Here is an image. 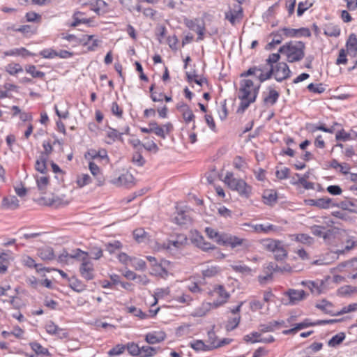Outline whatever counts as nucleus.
<instances>
[{
    "label": "nucleus",
    "instance_id": "nucleus-41",
    "mask_svg": "<svg viewBox=\"0 0 357 357\" xmlns=\"http://www.w3.org/2000/svg\"><path fill=\"white\" fill-rule=\"evenodd\" d=\"M341 266H348L352 268V270H349L348 278L351 279H357V261H351L346 263H343L340 265Z\"/></svg>",
    "mask_w": 357,
    "mask_h": 357
},
{
    "label": "nucleus",
    "instance_id": "nucleus-27",
    "mask_svg": "<svg viewBox=\"0 0 357 357\" xmlns=\"http://www.w3.org/2000/svg\"><path fill=\"white\" fill-rule=\"evenodd\" d=\"M2 206L7 209L15 210L19 207V200L15 196L4 197L2 201Z\"/></svg>",
    "mask_w": 357,
    "mask_h": 357
},
{
    "label": "nucleus",
    "instance_id": "nucleus-50",
    "mask_svg": "<svg viewBox=\"0 0 357 357\" xmlns=\"http://www.w3.org/2000/svg\"><path fill=\"white\" fill-rule=\"evenodd\" d=\"M131 160L134 165L138 167H142L146 162L145 159L139 151H137L133 153Z\"/></svg>",
    "mask_w": 357,
    "mask_h": 357
},
{
    "label": "nucleus",
    "instance_id": "nucleus-13",
    "mask_svg": "<svg viewBox=\"0 0 357 357\" xmlns=\"http://www.w3.org/2000/svg\"><path fill=\"white\" fill-rule=\"evenodd\" d=\"M134 177L128 172H126L119 177L113 178L111 183L116 186L130 187L134 184Z\"/></svg>",
    "mask_w": 357,
    "mask_h": 357
},
{
    "label": "nucleus",
    "instance_id": "nucleus-64",
    "mask_svg": "<svg viewBox=\"0 0 357 357\" xmlns=\"http://www.w3.org/2000/svg\"><path fill=\"white\" fill-rule=\"evenodd\" d=\"M357 310V303L349 304L347 306H344L342 310L337 312L336 315H340L345 313H349Z\"/></svg>",
    "mask_w": 357,
    "mask_h": 357
},
{
    "label": "nucleus",
    "instance_id": "nucleus-1",
    "mask_svg": "<svg viewBox=\"0 0 357 357\" xmlns=\"http://www.w3.org/2000/svg\"><path fill=\"white\" fill-rule=\"evenodd\" d=\"M260 84L255 85L252 80L249 79H242L240 82L238 98L241 102L237 110L243 113L256 100Z\"/></svg>",
    "mask_w": 357,
    "mask_h": 357
},
{
    "label": "nucleus",
    "instance_id": "nucleus-31",
    "mask_svg": "<svg viewBox=\"0 0 357 357\" xmlns=\"http://www.w3.org/2000/svg\"><path fill=\"white\" fill-rule=\"evenodd\" d=\"M47 157L45 154H41L40 157L36 160L35 164V169L36 171L41 174H46L47 172Z\"/></svg>",
    "mask_w": 357,
    "mask_h": 357
},
{
    "label": "nucleus",
    "instance_id": "nucleus-22",
    "mask_svg": "<svg viewBox=\"0 0 357 357\" xmlns=\"http://www.w3.org/2000/svg\"><path fill=\"white\" fill-rule=\"evenodd\" d=\"M194 242L199 248L204 252H208L215 248L213 245L206 241L204 238L200 235H198L194 238Z\"/></svg>",
    "mask_w": 357,
    "mask_h": 357
},
{
    "label": "nucleus",
    "instance_id": "nucleus-55",
    "mask_svg": "<svg viewBox=\"0 0 357 357\" xmlns=\"http://www.w3.org/2000/svg\"><path fill=\"white\" fill-rule=\"evenodd\" d=\"M240 320H241L240 316L235 317L232 319H229L227 321V323L225 326L227 331H233L234 329H235L239 324Z\"/></svg>",
    "mask_w": 357,
    "mask_h": 357
},
{
    "label": "nucleus",
    "instance_id": "nucleus-16",
    "mask_svg": "<svg viewBox=\"0 0 357 357\" xmlns=\"http://www.w3.org/2000/svg\"><path fill=\"white\" fill-rule=\"evenodd\" d=\"M89 168L96 181L97 185L102 186L105 183V177L102 175L100 167L93 162H90L89 164Z\"/></svg>",
    "mask_w": 357,
    "mask_h": 357
},
{
    "label": "nucleus",
    "instance_id": "nucleus-36",
    "mask_svg": "<svg viewBox=\"0 0 357 357\" xmlns=\"http://www.w3.org/2000/svg\"><path fill=\"white\" fill-rule=\"evenodd\" d=\"M220 271V269L218 266H206L202 271L203 278H212L218 275Z\"/></svg>",
    "mask_w": 357,
    "mask_h": 357
},
{
    "label": "nucleus",
    "instance_id": "nucleus-42",
    "mask_svg": "<svg viewBox=\"0 0 357 357\" xmlns=\"http://www.w3.org/2000/svg\"><path fill=\"white\" fill-rule=\"evenodd\" d=\"M273 253L275 255V259L278 261H282L287 256V251L281 242L278 243V246L274 250Z\"/></svg>",
    "mask_w": 357,
    "mask_h": 357
},
{
    "label": "nucleus",
    "instance_id": "nucleus-14",
    "mask_svg": "<svg viewBox=\"0 0 357 357\" xmlns=\"http://www.w3.org/2000/svg\"><path fill=\"white\" fill-rule=\"evenodd\" d=\"M301 284L303 286L307 287L312 294L319 295L323 291L324 282L322 280L302 281Z\"/></svg>",
    "mask_w": 357,
    "mask_h": 357
},
{
    "label": "nucleus",
    "instance_id": "nucleus-32",
    "mask_svg": "<svg viewBox=\"0 0 357 357\" xmlns=\"http://www.w3.org/2000/svg\"><path fill=\"white\" fill-rule=\"evenodd\" d=\"M180 111L182 113L183 118L186 123L194 121L195 115L192 109L187 105H181L180 107Z\"/></svg>",
    "mask_w": 357,
    "mask_h": 357
},
{
    "label": "nucleus",
    "instance_id": "nucleus-8",
    "mask_svg": "<svg viewBox=\"0 0 357 357\" xmlns=\"http://www.w3.org/2000/svg\"><path fill=\"white\" fill-rule=\"evenodd\" d=\"M81 275L86 280H91L94 278L93 264L89 257H82V264L79 266Z\"/></svg>",
    "mask_w": 357,
    "mask_h": 357
},
{
    "label": "nucleus",
    "instance_id": "nucleus-63",
    "mask_svg": "<svg viewBox=\"0 0 357 357\" xmlns=\"http://www.w3.org/2000/svg\"><path fill=\"white\" fill-rule=\"evenodd\" d=\"M122 247L121 243L118 241H114L106 245V250L111 254L114 253L116 250L121 249Z\"/></svg>",
    "mask_w": 357,
    "mask_h": 357
},
{
    "label": "nucleus",
    "instance_id": "nucleus-7",
    "mask_svg": "<svg viewBox=\"0 0 357 357\" xmlns=\"http://www.w3.org/2000/svg\"><path fill=\"white\" fill-rule=\"evenodd\" d=\"M185 26L190 29L197 32L198 34L197 40H202L205 31V24L202 20L195 18L194 20H184Z\"/></svg>",
    "mask_w": 357,
    "mask_h": 357
},
{
    "label": "nucleus",
    "instance_id": "nucleus-4",
    "mask_svg": "<svg viewBox=\"0 0 357 357\" xmlns=\"http://www.w3.org/2000/svg\"><path fill=\"white\" fill-rule=\"evenodd\" d=\"M310 231L313 235L322 238L328 244H331L332 238L335 237V231L333 229L326 230L325 227L321 225L311 226Z\"/></svg>",
    "mask_w": 357,
    "mask_h": 357
},
{
    "label": "nucleus",
    "instance_id": "nucleus-9",
    "mask_svg": "<svg viewBox=\"0 0 357 357\" xmlns=\"http://www.w3.org/2000/svg\"><path fill=\"white\" fill-rule=\"evenodd\" d=\"M338 236L342 240L343 247L341 249H337L335 251L337 255L344 254L346 252L350 251L357 245V241H356L354 237H349L344 231L339 233Z\"/></svg>",
    "mask_w": 357,
    "mask_h": 357
},
{
    "label": "nucleus",
    "instance_id": "nucleus-20",
    "mask_svg": "<svg viewBox=\"0 0 357 357\" xmlns=\"http://www.w3.org/2000/svg\"><path fill=\"white\" fill-rule=\"evenodd\" d=\"M84 13L80 11L75 12L73 15V22L71 23V26L75 27L79 24H88L93 22L92 18H86L84 17Z\"/></svg>",
    "mask_w": 357,
    "mask_h": 357
},
{
    "label": "nucleus",
    "instance_id": "nucleus-48",
    "mask_svg": "<svg viewBox=\"0 0 357 357\" xmlns=\"http://www.w3.org/2000/svg\"><path fill=\"white\" fill-rule=\"evenodd\" d=\"M315 326V323H310V322H307V321H305L303 322L297 324L296 326L293 328L284 331V334L294 333L297 332L298 330H301V329L306 328L307 326Z\"/></svg>",
    "mask_w": 357,
    "mask_h": 357
},
{
    "label": "nucleus",
    "instance_id": "nucleus-58",
    "mask_svg": "<svg viewBox=\"0 0 357 357\" xmlns=\"http://www.w3.org/2000/svg\"><path fill=\"white\" fill-rule=\"evenodd\" d=\"M26 71L31 74L33 77L43 78L45 76V73L43 72L36 70L35 66H29L26 68Z\"/></svg>",
    "mask_w": 357,
    "mask_h": 357
},
{
    "label": "nucleus",
    "instance_id": "nucleus-53",
    "mask_svg": "<svg viewBox=\"0 0 357 357\" xmlns=\"http://www.w3.org/2000/svg\"><path fill=\"white\" fill-rule=\"evenodd\" d=\"M70 287L77 292H82L85 289V285L77 279H73L70 280Z\"/></svg>",
    "mask_w": 357,
    "mask_h": 357
},
{
    "label": "nucleus",
    "instance_id": "nucleus-40",
    "mask_svg": "<svg viewBox=\"0 0 357 357\" xmlns=\"http://www.w3.org/2000/svg\"><path fill=\"white\" fill-rule=\"evenodd\" d=\"M316 207L323 209L329 208L335 205L333 202V199L329 197L316 199Z\"/></svg>",
    "mask_w": 357,
    "mask_h": 357
},
{
    "label": "nucleus",
    "instance_id": "nucleus-51",
    "mask_svg": "<svg viewBox=\"0 0 357 357\" xmlns=\"http://www.w3.org/2000/svg\"><path fill=\"white\" fill-rule=\"evenodd\" d=\"M130 265L139 271H144L146 267V262L143 259L135 257L132 258Z\"/></svg>",
    "mask_w": 357,
    "mask_h": 357
},
{
    "label": "nucleus",
    "instance_id": "nucleus-24",
    "mask_svg": "<svg viewBox=\"0 0 357 357\" xmlns=\"http://www.w3.org/2000/svg\"><path fill=\"white\" fill-rule=\"evenodd\" d=\"M347 51L355 56L357 54V38L354 33L350 34L346 43Z\"/></svg>",
    "mask_w": 357,
    "mask_h": 357
},
{
    "label": "nucleus",
    "instance_id": "nucleus-19",
    "mask_svg": "<svg viewBox=\"0 0 357 357\" xmlns=\"http://www.w3.org/2000/svg\"><path fill=\"white\" fill-rule=\"evenodd\" d=\"M280 31H282L283 36H284L287 38L295 37L298 34H303V35H305L307 36L310 35L309 30L307 29H305V28L296 29L284 27V28L281 29Z\"/></svg>",
    "mask_w": 357,
    "mask_h": 357
},
{
    "label": "nucleus",
    "instance_id": "nucleus-12",
    "mask_svg": "<svg viewBox=\"0 0 357 357\" xmlns=\"http://www.w3.org/2000/svg\"><path fill=\"white\" fill-rule=\"evenodd\" d=\"M289 297V303L291 305H296L300 301L305 300L307 296L303 290H296L290 289L284 294Z\"/></svg>",
    "mask_w": 357,
    "mask_h": 357
},
{
    "label": "nucleus",
    "instance_id": "nucleus-39",
    "mask_svg": "<svg viewBox=\"0 0 357 357\" xmlns=\"http://www.w3.org/2000/svg\"><path fill=\"white\" fill-rule=\"evenodd\" d=\"M36 183L38 188L40 190V192L42 194H45L49 185V177L47 176L37 177Z\"/></svg>",
    "mask_w": 357,
    "mask_h": 357
},
{
    "label": "nucleus",
    "instance_id": "nucleus-17",
    "mask_svg": "<svg viewBox=\"0 0 357 357\" xmlns=\"http://www.w3.org/2000/svg\"><path fill=\"white\" fill-rule=\"evenodd\" d=\"M245 225L250 227L252 230L257 233H264V234H269L272 231H277L278 227L271 224L263 225V224H257V225H250L245 224Z\"/></svg>",
    "mask_w": 357,
    "mask_h": 357
},
{
    "label": "nucleus",
    "instance_id": "nucleus-21",
    "mask_svg": "<svg viewBox=\"0 0 357 357\" xmlns=\"http://www.w3.org/2000/svg\"><path fill=\"white\" fill-rule=\"evenodd\" d=\"M190 346L195 351H208L217 347L215 342L206 344L202 340H195L190 343Z\"/></svg>",
    "mask_w": 357,
    "mask_h": 357
},
{
    "label": "nucleus",
    "instance_id": "nucleus-26",
    "mask_svg": "<svg viewBox=\"0 0 357 357\" xmlns=\"http://www.w3.org/2000/svg\"><path fill=\"white\" fill-rule=\"evenodd\" d=\"M38 255L43 260H52L54 259V253L52 248L45 246L38 250Z\"/></svg>",
    "mask_w": 357,
    "mask_h": 357
},
{
    "label": "nucleus",
    "instance_id": "nucleus-25",
    "mask_svg": "<svg viewBox=\"0 0 357 357\" xmlns=\"http://www.w3.org/2000/svg\"><path fill=\"white\" fill-rule=\"evenodd\" d=\"M237 9L225 13V18L229 20L231 24H234L236 20L242 17V8L241 6L237 5Z\"/></svg>",
    "mask_w": 357,
    "mask_h": 357
},
{
    "label": "nucleus",
    "instance_id": "nucleus-30",
    "mask_svg": "<svg viewBox=\"0 0 357 357\" xmlns=\"http://www.w3.org/2000/svg\"><path fill=\"white\" fill-rule=\"evenodd\" d=\"M213 307V303H203L199 307L196 308L195 311L192 312V315L193 317H203L206 314V313Z\"/></svg>",
    "mask_w": 357,
    "mask_h": 357
},
{
    "label": "nucleus",
    "instance_id": "nucleus-44",
    "mask_svg": "<svg viewBox=\"0 0 357 357\" xmlns=\"http://www.w3.org/2000/svg\"><path fill=\"white\" fill-rule=\"evenodd\" d=\"M157 354V349L150 346L140 347V357H152Z\"/></svg>",
    "mask_w": 357,
    "mask_h": 357
},
{
    "label": "nucleus",
    "instance_id": "nucleus-10",
    "mask_svg": "<svg viewBox=\"0 0 357 357\" xmlns=\"http://www.w3.org/2000/svg\"><path fill=\"white\" fill-rule=\"evenodd\" d=\"M213 294H216L219 298V299L213 302L214 308L218 307L227 303L230 296L229 294L226 291L225 288L222 285H218L215 287L213 290Z\"/></svg>",
    "mask_w": 357,
    "mask_h": 357
},
{
    "label": "nucleus",
    "instance_id": "nucleus-52",
    "mask_svg": "<svg viewBox=\"0 0 357 357\" xmlns=\"http://www.w3.org/2000/svg\"><path fill=\"white\" fill-rule=\"evenodd\" d=\"M127 312L133 314L135 317H137L141 319H146L149 317L148 314L143 312L141 309L137 308L134 306L128 307Z\"/></svg>",
    "mask_w": 357,
    "mask_h": 357
},
{
    "label": "nucleus",
    "instance_id": "nucleus-5",
    "mask_svg": "<svg viewBox=\"0 0 357 357\" xmlns=\"http://www.w3.org/2000/svg\"><path fill=\"white\" fill-rule=\"evenodd\" d=\"M273 75L278 82H282L287 79L291 73L288 65L284 62H279L275 66H272Z\"/></svg>",
    "mask_w": 357,
    "mask_h": 357
},
{
    "label": "nucleus",
    "instance_id": "nucleus-18",
    "mask_svg": "<svg viewBox=\"0 0 357 357\" xmlns=\"http://www.w3.org/2000/svg\"><path fill=\"white\" fill-rule=\"evenodd\" d=\"M267 90V94L264 93V102L267 105H273L278 100L280 96L279 92L272 86H269Z\"/></svg>",
    "mask_w": 357,
    "mask_h": 357
},
{
    "label": "nucleus",
    "instance_id": "nucleus-49",
    "mask_svg": "<svg viewBox=\"0 0 357 357\" xmlns=\"http://www.w3.org/2000/svg\"><path fill=\"white\" fill-rule=\"evenodd\" d=\"M324 33L328 36L337 37L340 34V29L337 26L330 24L326 26Z\"/></svg>",
    "mask_w": 357,
    "mask_h": 357
},
{
    "label": "nucleus",
    "instance_id": "nucleus-37",
    "mask_svg": "<svg viewBox=\"0 0 357 357\" xmlns=\"http://www.w3.org/2000/svg\"><path fill=\"white\" fill-rule=\"evenodd\" d=\"M273 40L267 45V48L271 50L275 47V45H279L283 40V34L280 29L271 33Z\"/></svg>",
    "mask_w": 357,
    "mask_h": 357
},
{
    "label": "nucleus",
    "instance_id": "nucleus-60",
    "mask_svg": "<svg viewBox=\"0 0 357 357\" xmlns=\"http://www.w3.org/2000/svg\"><path fill=\"white\" fill-rule=\"evenodd\" d=\"M60 328L53 321H50L45 325V330L50 335H56Z\"/></svg>",
    "mask_w": 357,
    "mask_h": 357
},
{
    "label": "nucleus",
    "instance_id": "nucleus-28",
    "mask_svg": "<svg viewBox=\"0 0 357 357\" xmlns=\"http://www.w3.org/2000/svg\"><path fill=\"white\" fill-rule=\"evenodd\" d=\"M172 129V126L171 123H166L162 126H158V127L152 129V132L155 134L157 136L165 139L166 135L169 134Z\"/></svg>",
    "mask_w": 357,
    "mask_h": 357
},
{
    "label": "nucleus",
    "instance_id": "nucleus-29",
    "mask_svg": "<svg viewBox=\"0 0 357 357\" xmlns=\"http://www.w3.org/2000/svg\"><path fill=\"white\" fill-rule=\"evenodd\" d=\"M262 197L264 204L272 206L276 203L278 195L274 190H266L263 193Z\"/></svg>",
    "mask_w": 357,
    "mask_h": 357
},
{
    "label": "nucleus",
    "instance_id": "nucleus-62",
    "mask_svg": "<svg viewBox=\"0 0 357 357\" xmlns=\"http://www.w3.org/2000/svg\"><path fill=\"white\" fill-rule=\"evenodd\" d=\"M295 240L304 244H310L312 242V238L305 234H297Z\"/></svg>",
    "mask_w": 357,
    "mask_h": 357
},
{
    "label": "nucleus",
    "instance_id": "nucleus-47",
    "mask_svg": "<svg viewBox=\"0 0 357 357\" xmlns=\"http://www.w3.org/2000/svg\"><path fill=\"white\" fill-rule=\"evenodd\" d=\"M88 154L93 159L97 158H100L101 159L107 158V153L105 149H100L99 151L91 149L88 151Z\"/></svg>",
    "mask_w": 357,
    "mask_h": 357
},
{
    "label": "nucleus",
    "instance_id": "nucleus-46",
    "mask_svg": "<svg viewBox=\"0 0 357 357\" xmlns=\"http://www.w3.org/2000/svg\"><path fill=\"white\" fill-rule=\"evenodd\" d=\"M169 292H170V290H169V287L156 289L154 292L155 301H154L153 304L154 305L156 304L158 302V300L159 298H162L165 297L166 296L169 295Z\"/></svg>",
    "mask_w": 357,
    "mask_h": 357
},
{
    "label": "nucleus",
    "instance_id": "nucleus-33",
    "mask_svg": "<svg viewBox=\"0 0 357 357\" xmlns=\"http://www.w3.org/2000/svg\"><path fill=\"white\" fill-rule=\"evenodd\" d=\"M316 307L321 310L326 314H329L332 315H336L337 312H334L333 310V305L331 303L322 300L319 303L316 304Z\"/></svg>",
    "mask_w": 357,
    "mask_h": 357
},
{
    "label": "nucleus",
    "instance_id": "nucleus-6",
    "mask_svg": "<svg viewBox=\"0 0 357 357\" xmlns=\"http://www.w3.org/2000/svg\"><path fill=\"white\" fill-rule=\"evenodd\" d=\"M187 243V238L183 234H177L175 237L172 236L167 243L162 244V248L169 251H174L181 249Z\"/></svg>",
    "mask_w": 357,
    "mask_h": 357
},
{
    "label": "nucleus",
    "instance_id": "nucleus-43",
    "mask_svg": "<svg viewBox=\"0 0 357 357\" xmlns=\"http://www.w3.org/2000/svg\"><path fill=\"white\" fill-rule=\"evenodd\" d=\"M91 177L86 174H81L77 175L76 179V183L79 188H83L84 186L91 183Z\"/></svg>",
    "mask_w": 357,
    "mask_h": 357
},
{
    "label": "nucleus",
    "instance_id": "nucleus-54",
    "mask_svg": "<svg viewBox=\"0 0 357 357\" xmlns=\"http://www.w3.org/2000/svg\"><path fill=\"white\" fill-rule=\"evenodd\" d=\"M345 338V335L344 333H340L335 335H334L329 341L328 345L330 347H335L340 344Z\"/></svg>",
    "mask_w": 357,
    "mask_h": 357
},
{
    "label": "nucleus",
    "instance_id": "nucleus-38",
    "mask_svg": "<svg viewBox=\"0 0 357 357\" xmlns=\"http://www.w3.org/2000/svg\"><path fill=\"white\" fill-rule=\"evenodd\" d=\"M22 264L29 268H35L37 272L40 273L43 271L44 268H40L39 264L35 262V260L28 255H24L22 259Z\"/></svg>",
    "mask_w": 357,
    "mask_h": 357
},
{
    "label": "nucleus",
    "instance_id": "nucleus-2",
    "mask_svg": "<svg viewBox=\"0 0 357 357\" xmlns=\"http://www.w3.org/2000/svg\"><path fill=\"white\" fill-rule=\"evenodd\" d=\"M305 43L301 41H291L281 46L279 52L284 54L289 62L299 61L305 56Z\"/></svg>",
    "mask_w": 357,
    "mask_h": 357
},
{
    "label": "nucleus",
    "instance_id": "nucleus-34",
    "mask_svg": "<svg viewBox=\"0 0 357 357\" xmlns=\"http://www.w3.org/2000/svg\"><path fill=\"white\" fill-rule=\"evenodd\" d=\"M280 242V241H275L271 238H267L261 241L260 243L264 250L273 252L274 250H275V248H277V246H278V243Z\"/></svg>",
    "mask_w": 357,
    "mask_h": 357
},
{
    "label": "nucleus",
    "instance_id": "nucleus-23",
    "mask_svg": "<svg viewBox=\"0 0 357 357\" xmlns=\"http://www.w3.org/2000/svg\"><path fill=\"white\" fill-rule=\"evenodd\" d=\"M243 239L236 236L225 234L224 235L222 243L223 245H230L231 248H236L243 243Z\"/></svg>",
    "mask_w": 357,
    "mask_h": 357
},
{
    "label": "nucleus",
    "instance_id": "nucleus-15",
    "mask_svg": "<svg viewBox=\"0 0 357 357\" xmlns=\"http://www.w3.org/2000/svg\"><path fill=\"white\" fill-rule=\"evenodd\" d=\"M165 338V333L162 331H159L147 333L145 337V340L150 344H154L162 342Z\"/></svg>",
    "mask_w": 357,
    "mask_h": 357
},
{
    "label": "nucleus",
    "instance_id": "nucleus-56",
    "mask_svg": "<svg viewBox=\"0 0 357 357\" xmlns=\"http://www.w3.org/2000/svg\"><path fill=\"white\" fill-rule=\"evenodd\" d=\"M133 236L135 239L139 242H143L146 237V233L144 229L139 228L133 231Z\"/></svg>",
    "mask_w": 357,
    "mask_h": 357
},
{
    "label": "nucleus",
    "instance_id": "nucleus-3",
    "mask_svg": "<svg viewBox=\"0 0 357 357\" xmlns=\"http://www.w3.org/2000/svg\"><path fill=\"white\" fill-rule=\"evenodd\" d=\"M223 181L229 189L237 192L242 197L249 198L252 195V186L248 185L243 179L234 177L232 172H227Z\"/></svg>",
    "mask_w": 357,
    "mask_h": 357
},
{
    "label": "nucleus",
    "instance_id": "nucleus-61",
    "mask_svg": "<svg viewBox=\"0 0 357 357\" xmlns=\"http://www.w3.org/2000/svg\"><path fill=\"white\" fill-rule=\"evenodd\" d=\"M40 55L45 59H53L57 56V52L53 49H45L40 52Z\"/></svg>",
    "mask_w": 357,
    "mask_h": 357
},
{
    "label": "nucleus",
    "instance_id": "nucleus-59",
    "mask_svg": "<svg viewBox=\"0 0 357 357\" xmlns=\"http://www.w3.org/2000/svg\"><path fill=\"white\" fill-rule=\"evenodd\" d=\"M307 89L312 93H322L325 91V88L323 86L322 84H314L311 83L308 84Z\"/></svg>",
    "mask_w": 357,
    "mask_h": 357
},
{
    "label": "nucleus",
    "instance_id": "nucleus-35",
    "mask_svg": "<svg viewBox=\"0 0 357 357\" xmlns=\"http://www.w3.org/2000/svg\"><path fill=\"white\" fill-rule=\"evenodd\" d=\"M205 232L209 238L214 239L219 244L222 243L225 234H220L211 227H206Z\"/></svg>",
    "mask_w": 357,
    "mask_h": 357
},
{
    "label": "nucleus",
    "instance_id": "nucleus-45",
    "mask_svg": "<svg viewBox=\"0 0 357 357\" xmlns=\"http://www.w3.org/2000/svg\"><path fill=\"white\" fill-rule=\"evenodd\" d=\"M121 5L126 7L129 11L133 12L137 11V13H140L142 10V6L140 4H137L136 6L132 5V0H119Z\"/></svg>",
    "mask_w": 357,
    "mask_h": 357
},
{
    "label": "nucleus",
    "instance_id": "nucleus-57",
    "mask_svg": "<svg viewBox=\"0 0 357 357\" xmlns=\"http://www.w3.org/2000/svg\"><path fill=\"white\" fill-rule=\"evenodd\" d=\"M231 267L234 271L241 273H250L251 272L250 267L241 264L231 265Z\"/></svg>",
    "mask_w": 357,
    "mask_h": 357
},
{
    "label": "nucleus",
    "instance_id": "nucleus-11",
    "mask_svg": "<svg viewBox=\"0 0 357 357\" xmlns=\"http://www.w3.org/2000/svg\"><path fill=\"white\" fill-rule=\"evenodd\" d=\"M82 257H89V253L81 250L80 249H77L73 251L72 253H68L66 251H63L59 256V261L61 263L68 264L69 259H76L82 261Z\"/></svg>",
    "mask_w": 357,
    "mask_h": 357
}]
</instances>
